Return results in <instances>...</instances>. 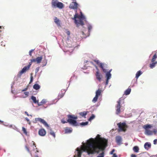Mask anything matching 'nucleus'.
<instances>
[{
	"mask_svg": "<svg viewBox=\"0 0 157 157\" xmlns=\"http://www.w3.org/2000/svg\"><path fill=\"white\" fill-rule=\"evenodd\" d=\"M112 157H117V156L115 153H114L113 154Z\"/></svg>",
	"mask_w": 157,
	"mask_h": 157,
	"instance_id": "49",
	"label": "nucleus"
},
{
	"mask_svg": "<svg viewBox=\"0 0 157 157\" xmlns=\"http://www.w3.org/2000/svg\"><path fill=\"white\" fill-rule=\"evenodd\" d=\"M81 34H82L83 36L84 35V32H81Z\"/></svg>",
	"mask_w": 157,
	"mask_h": 157,
	"instance_id": "56",
	"label": "nucleus"
},
{
	"mask_svg": "<svg viewBox=\"0 0 157 157\" xmlns=\"http://www.w3.org/2000/svg\"><path fill=\"white\" fill-rule=\"evenodd\" d=\"M66 33L69 36L70 34V32L69 31H68L66 32Z\"/></svg>",
	"mask_w": 157,
	"mask_h": 157,
	"instance_id": "47",
	"label": "nucleus"
},
{
	"mask_svg": "<svg viewBox=\"0 0 157 157\" xmlns=\"http://www.w3.org/2000/svg\"><path fill=\"white\" fill-rule=\"evenodd\" d=\"M24 94H25V96H24V98H26L29 96V93L28 92H24Z\"/></svg>",
	"mask_w": 157,
	"mask_h": 157,
	"instance_id": "36",
	"label": "nucleus"
},
{
	"mask_svg": "<svg viewBox=\"0 0 157 157\" xmlns=\"http://www.w3.org/2000/svg\"><path fill=\"white\" fill-rule=\"evenodd\" d=\"M116 141L117 144L120 145L121 144L122 141V139L121 137L119 136H117L116 137Z\"/></svg>",
	"mask_w": 157,
	"mask_h": 157,
	"instance_id": "12",
	"label": "nucleus"
},
{
	"mask_svg": "<svg viewBox=\"0 0 157 157\" xmlns=\"http://www.w3.org/2000/svg\"><path fill=\"white\" fill-rule=\"evenodd\" d=\"M54 22H55L58 25H60V21L57 19V17H55L54 18Z\"/></svg>",
	"mask_w": 157,
	"mask_h": 157,
	"instance_id": "22",
	"label": "nucleus"
},
{
	"mask_svg": "<svg viewBox=\"0 0 157 157\" xmlns=\"http://www.w3.org/2000/svg\"><path fill=\"white\" fill-rule=\"evenodd\" d=\"M34 145L35 144V143H34V144H33Z\"/></svg>",
	"mask_w": 157,
	"mask_h": 157,
	"instance_id": "59",
	"label": "nucleus"
},
{
	"mask_svg": "<svg viewBox=\"0 0 157 157\" xmlns=\"http://www.w3.org/2000/svg\"><path fill=\"white\" fill-rule=\"evenodd\" d=\"M79 114L82 117H84L87 114V112L84 111L83 112H81L79 113Z\"/></svg>",
	"mask_w": 157,
	"mask_h": 157,
	"instance_id": "30",
	"label": "nucleus"
},
{
	"mask_svg": "<svg viewBox=\"0 0 157 157\" xmlns=\"http://www.w3.org/2000/svg\"><path fill=\"white\" fill-rule=\"evenodd\" d=\"M111 74L110 73V72H108L106 74V77L107 78V79H109L111 78Z\"/></svg>",
	"mask_w": 157,
	"mask_h": 157,
	"instance_id": "27",
	"label": "nucleus"
},
{
	"mask_svg": "<svg viewBox=\"0 0 157 157\" xmlns=\"http://www.w3.org/2000/svg\"><path fill=\"white\" fill-rule=\"evenodd\" d=\"M131 91V89L130 88H128L124 92V94L127 95H128L130 93Z\"/></svg>",
	"mask_w": 157,
	"mask_h": 157,
	"instance_id": "24",
	"label": "nucleus"
},
{
	"mask_svg": "<svg viewBox=\"0 0 157 157\" xmlns=\"http://www.w3.org/2000/svg\"><path fill=\"white\" fill-rule=\"evenodd\" d=\"M64 7L63 4L61 2H59L57 3L56 7H57L60 9H62Z\"/></svg>",
	"mask_w": 157,
	"mask_h": 157,
	"instance_id": "17",
	"label": "nucleus"
},
{
	"mask_svg": "<svg viewBox=\"0 0 157 157\" xmlns=\"http://www.w3.org/2000/svg\"><path fill=\"white\" fill-rule=\"evenodd\" d=\"M78 6V5L76 2H72L70 3L69 8L71 9L77 10Z\"/></svg>",
	"mask_w": 157,
	"mask_h": 157,
	"instance_id": "10",
	"label": "nucleus"
},
{
	"mask_svg": "<svg viewBox=\"0 0 157 157\" xmlns=\"http://www.w3.org/2000/svg\"><path fill=\"white\" fill-rule=\"evenodd\" d=\"M157 143V139H155L154 140L153 143L154 144H156Z\"/></svg>",
	"mask_w": 157,
	"mask_h": 157,
	"instance_id": "44",
	"label": "nucleus"
},
{
	"mask_svg": "<svg viewBox=\"0 0 157 157\" xmlns=\"http://www.w3.org/2000/svg\"><path fill=\"white\" fill-rule=\"evenodd\" d=\"M104 152H102V153L100 154L97 157H103L104 155Z\"/></svg>",
	"mask_w": 157,
	"mask_h": 157,
	"instance_id": "40",
	"label": "nucleus"
},
{
	"mask_svg": "<svg viewBox=\"0 0 157 157\" xmlns=\"http://www.w3.org/2000/svg\"><path fill=\"white\" fill-rule=\"evenodd\" d=\"M46 102V100L45 99H43L40 102H39L38 104V105L39 106L42 105H43L45 104Z\"/></svg>",
	"mask_w": 157,
	"mask_h": 157,
	"instance_id": "20",
	"label": "nucleus"
},
{
	"mask_svg": "<svg viewBox=\"0 0 157 157\" xmlns=\"http://www.w3.org/2000/svg\"><path fill=\"white\" fill-rule=\"evenodd\" d=\"M33 76L32 75H31V77H30V83H31L33 82Z\"/></svg>",
	"mask_w": 157,
	"mask_h": 157,
	"instance_id": "42",
	"label": "nucleus"
},
{
	"mask_svg": "<svg viewBox=\"0 0 157 157\" xmlns=\"http://www.w3.org/2000/svg\"><path fill=\"white\" fill-rule=\"evenodd\" d=\"M100 136L99 135H97L95 143L93 139L92 141H88L86 145L82 146L81 149L77 148V154L75 155L74 157H81L82 151H86L88 154H93L94 152L98 153L99 150H104L107 146L108 140Z\"/></svg>",
	"mask_w": 157,
	"mask_h": 157,
	"instance_id": "1",
	"label": "nucleus"
},
{
	"mask_svg": "<svg viewBox=\"0 0 157 157\" xmlns=\"http://www.w3.org/2000/svg\"><path fill=\"white\" fill-rule=\"evenodd\" d=\"M67 116L68 118L67 122L71 124L76 126L77 122L75 120L77 119V117H75L74 115H68Z\"/></svg>",
	"mask_w": 157,
	"mask_h": 157,
	"instance_id": "3",
	"label": "nucleus"
},
{
	"mask_svg": "<svg viewBox=\"0 0 157 157\" xmlns=\"http://www.w3.org/2000/svg\"><path fill=\"white\" fill-rule=\"evenodd\" d=\"M134 151L136 152H137L139 151V148L138 147L136 146L133 147Z\"/></svg>",
	"mask_w": 157,
	"mask_h": 157,
	"instance_id": "29",
	"label": "nucleus"
},
{
	"mask_svg": "<svg viewBox=\"0 0 157 157\" xmlns=\"http://www.w3.org/2000/svg\"><path fill=\"white\" fill-rule=\"evenodd\" d=\"M35 122L36 123L37 122L39 121L41 123L43 124L46 127H47V129H49L50 127L49 125L47 123L44 119L40 118H37L35 119Z\"/></svg>",
	"mask_w": 157,
	"mask_h": 157,
	"instance_id": "8",
	"label": "nucleus"
},
{
	"mask_svg": "<svg viewBox=\"0 0 157 157\" xmlns=\"http://www.w3.org/2000/svg\"><path fill=\"white\" fill-rule=\"evenodd\" d=\"M101 89H98L96 92V96L98 97L101 95Z\"/></svg>",
	"mask_w": 157,
	"mask_h": 157,
	"instance_id": "25",
	"label": "nucleus"
},
{
	"mask_svg": "<svg viewBox=\"0 0 157 157\" xmlns=\"http://www.w3.org/2000/svg\"><path fill=\"white\" fill-rule=\"evenodd\" d=\"M64 94L63 93H62L61 94H59L58 96V98L59 99H60L62 98L64 96Z\"/></svg>",
	"mask_w": 157,
	"mask_h": 157,
	"instance_id": "37",
	"label": "nucleus"
},
{
	"mask_svg": "<svg viewBox=\"0 0 157 157\" xmlns=\"http://www.w3.org/2000/svg\"><path fill=\"white\" fill-rule=\"evenodd\" d=\"M3 122L2 121H1L0 120V124H2L3 123Z\"/></svg>",
	"mask_w": 157,
	"mask_h": 157,
	"instance_id": "55",
	"label": "nucleus"
},
{
	"mask_svg": "<svg viewBox=\"0 0 157 157\" xmlns=\"http://www.w3.org/2000/svg\"><path fill=\"white\" fill-rule=\"evenodd\" d=\"M98 97L95 95V97L92 100V102L94 103L96 102L97 101Z\"/></svg>",
	"mask_w": 157,
	"mask_h": 157,
	"instance_id": "32",
	"label": "nucleus"
},
{
	"mask_svg": "<svg viewBox=\"0 0 157 157\" xmlns=\"http://www.w3.org/2000/svg\"><path fill=\"white\" fill-rule=\"evenodd\" d=\"M142 73V72L140 71H137L136 74V78L137 79L139 76H140V75H141Z\"/></svg>",
	"mask_w": 157,
	"mask_h": 157,
	"instance_id": "26",
	"label": "nucleus"
},
{
	"mask_svg": "<svg viewBox=\"0 0 157 157\" xmlns=\"http://www.w3.org/2000/svg\"><path fill=\"white\" fill-rule=\"evenodd\" d=\"M28 89L27 88H25V89H24L23 90H22V91H25L27 90Z\"/></svg>",
	"mask_w": 157,
	"mask_h": 157,
	"instance_id": "50",
	"label": "nucleus"
},
{
	"mask_svg": "<svg viewBox=\"0 0 157 157\" xmlns=\"http://www.w3.org/2000/svg\"><path fill=\"white\" fill-rule=\"evenodd\" d=\"M58 1L57 0H52V6L53 7H56Z\"/></svg>",
	"mask_w": 157,
	"mask_h": 157,
	"instance_id": "15",
	"label": "nucleus"
},
{
	"mask_svg": "<svg viewBox=\"0 0 157 157\" xmlns=\"http://www.w3.org/2000/svg\"><path fill=\"white\" fill-rule=\"evenodd\" d=\"M50 135H52L54 138L56 137V135L55 133L52 130L51 128L50 129Z\"/></svg>",
	"mask_w": 157,
	"mask_h": 157,
	"instance_id": "28",
	"label": "nucleus"
},
{
	"mask_svg": "<svg viewBox=\"0 0 157 157\" xmlns=\"http://www.w3.org/2000/svg\"><path fill=\"white\" fill-rule=\"evenodd\" d=\"M151 144L148 142L146 143L144 145V147L147 150H148L149 148H151Z\"/></svg>",
	"mask_w": 157,
	"mask_h": 157,
	"instance_id": "16",
	"label": "nucleus"
},
{
	"mask_svg": "<svg viewBox=\"0 0 157 157\" xmlns=\"http://www.w3.org/2000/svg\"><path fill=\"white\" fill-rule=\"evenodd\" d=\"M81 14L78 15L77 14H75L74 16V17L73 18L75 20V22L77 27L80 25L83 26L84 24L83 20L85 19L84 16L83 15L82 12H81Z\"/></svg>",
	"mask_w": 157,
	"mask_h": 157,
	"instance_id": "2",
	"label": "nucleus"
},
{
	"mask_svg": "<svg viewBox=\"0 0 157 157\" xmlns=\"http://www.w3.org/2000/svg\"><path fill=\"white\" fill-rule=\"evenodd\" d=\"M90 63H92V64H93V63L92 62H90Z\"/></svg>",
	"mask_w": 157,
	"mask_h": 157,
	"instance_id": "58",
	"label": "nucleus"
},
{
	"mask_svg": "<svg viewBox=\"0 0 157 157\" xmlns=\"http://www.w3.org/2000/svg\"><path fill=\"white\" fill-rule=\"evenodd\" d=\"M92 28V27L91 26L89 25L88 26V29L89 31H90V30Z\"/></svg>",
	"mask_w": 157,
	"mask_h": 157,
	"instance_id": "46",
	"label": "nucleus"
},
{
	"mask_svg": "<svg viewBox=\"0 0 157 157\" xmlns=\"http://www.w3.org/2000/svg\"><path fill=\"white\" fill-rule=\"evenodd\" d=\"M61 122L63 124H65L67 122V121H65L64 118L62 119L61 120Z\"/></svg>",
	"mask_w": 157,
	"mask_h": 157,
	"instance_id": "39",
	"label": "nucleus"
},
{
	"mask_svg": "<svg viewBox=\"0 0 157 157\" xmlns=\"http://www.w3.org/2000/svg\"><path fill=\"white\" fill-rule=\"evenodd\" d=\"M31 99L33 101V102L35 104H38V100H36V97L33 96H32L31 97Z\"/></svg>",
	"mask_w": 157,
	"mask_h": 157,
	"instance_id": "19",
	"label": "nucleus"
},
{
	"mask_svg": "<svg viewBox=\"0 0 157 157\" xmlns=\"http://www.w3.org/2000/svg\"><path fill=\"white\" fill-rule=\"evenodd\" d=\"M152 127V126L150 124H146L144 125L143 126V128L146 129H148L149 128H151Z\"/></svg>",
	"mask_w": 157,
	"mask_h": 157,
	"instance_id": "23",
	"label": "nucleus"
},
{
	"mask_svg": "<svg viewBox=\"0 0 157 157\" xmlns=\"http://www.w3.org/2000/svg\"><path fill=\"white\" fill-rule=\"evenodd\" d=\"M109 79H106V85H107L108 84V80H109Z\"/></svg>",
	"mask_w": 157,
	"mask_h": 157,
	"instance_id": "53",
	"label": "nucleus"
},
{
	"mask_svg": "<svg viewBox=\"0 0 157 157\" xmlns=\"http://www.w3.org/2000/svg\"><path fill=\"white\" fill-rule=\"evenodd\" d=\"M42 59V56H41L40 57H38L36 59H31V62L29 63H31V65H32L33 62H36L37 63H39L41 62Z\"/></svg>",
	"mask_w": 157,
	"mask_h": 157,
	"instance_id": "9",
	"label": "nucleus"
},
{
	"mask_svg": "<svg viewBox=\"0 0 157 157\" xmlns=\"http://www.w3.org/2000/svg\"><path fill=\"white\" fill-rule=\"evenodd\" d=\"M25 119L27 121V122H29V124H31V123L29 121V119H28V118H25Z\"/></svg>",
	"mask_w": 157,
	"mask_h": 157,
	"instance_id": "43",
	"label": "nucleus"
},
{
	"mask_svg": "<svg viewBox=\"0 0 157 157\" xmlns=\"http://www.w3.org/2000/svg\"><path fill=\"white\" fill-rule=\"evenodd\" d=\"M117 125L119 128L118 130V132H120L121 131L125 132L126 130V128L128 127L127 125H126V123L124 122H120L118 123Z\"/></svg>",
	"mask_w": 157,
	"mask_h": 157,
	"instance_id": "5",
	"label": "nucleus"
},
{
	"mask_svg": "<svg viewBox=\"0 0 157 157\" xmlns=\"http://www.w3.org/2000/svg\"><path fill=\"white\" fill-rule=\"evenodd\" d=\"M153 132L149 130V129L145 130V134L148 135H152Z\"/></svg>",
	"mask_w": 157,
	"mask_h": 157,
	"instance_id": "18",
	"label": "nucleus"
},
{
	"mask_svg": "<svg viewBox=\"0 0 157 157\" xmlns=\"http://www.w3.org/2000/svg\"><path fill=\"white\" fill-rule=\"evenodd\" d=\"M46 133V132L45 130L43 128L39 130L38 132L39 134L41 136H44Z\"/></svg>",
	"mask_w": 157,
	"mask_h": 157,
	"instance_id": "14",
	"label": "nucleus"
},
{
	"mask_svg": "<svg viewBox=\"0 0 157 157\" xmlns=\"http://www.w3.org/2000/svg\"><path fill=\"white\" fill-rule=\"evenodd\" d=\"M25 148H26V149L28 151V152H29V148L27 146H25Z\"/></svg>",
	"mask_w": 157,
	"mask_h": 157,
	"instance_id": "48",
	"label": "nucleus"
},
{
	"mask_svg": "<svg viewBox=\"0 0 157 157\" xmlns=\"http://www.w3.org/2000/svg\"><path fill=\"white\" fill-rule=\"evenodd\" d=\"M95 67L97 70V71L96 72L95 76L96 78L100 82L101 81V79L102 78L101 74L99 72V70L98 69L97 67L96 66Z\"/></svg>",
	"mask_w": 157,
	"mask_h": 157,
	"instance_id": "11",
	"label": "nucleus"
},
{
	"mask_svg": "<svg viewBox=\"0 0 157 157\" xmlns=\"http://www.w3.org/2000/svg\"><path fill=\"white\" fill-rule=\"evenodd\" d=\"M33 88L36 90H39L40 88V86L37 84H36L33 86Z\"/></svg>",
	"mask_w": 157,
	"mask_h": 157,
	"instance_id": "21",
	"label": "nucleus"
},
{
	"mask_svg": "<svg viewBox=\"0 0 157 157\" xmlns=\"http://www.w3.org/2000/svg\"><path fill=\"white\" fill-rule=\"evenodd\" d=\"M157 58V55L155 54L153 56L151 60V63L149 65V67L150 68H153L157 64V61H156V59Z\"/></svg>",
	"mask_w": 157,
	"mask_h": 157,
	"instance_id": "7",
	"label": "nucleus"
},
{
	"mask_svg": "<svg viewBox=\"0 0 157 157\" xmlns=\"http://www.w3.org/2000/svg\"><path fill=\"white\" fill-rule=\"evenodd\" d=\"M34 49H32L31 50H30L29 52V55L30 56H32V52L34 51Z\"/></svg>",
	"mask_w": 157,
	"mask_h": 157,
	"instance_id": "41",
	"label": "nucleus"
},
{
	"mask_svg": "<svg viewBox=\"0 0 157 157\" xmlns=\"http://www.w3.org/2000/svg\"><path fill=\"white\" fill-rule=\"evenodd\" d=\"M22 131L23 133L26 135H27L28 132L26 131V129L24 127L22 128Z\"/></svg>",
	"mask_w": 157,
	"mask_h": 157,
	"instance_id": "33",
	"label": "nucleus"
},
{
	"mask_svg": "<svg viewBox=\"0 0 157 157\" xmlns=\"http://www.w3.org/2000/svg\"><path fill=\"white\" fill-rule=\"evenodd\" d=\"M88 124V122H82L80 124L84 126L87 125Z\"/></svg>",
	"mask_w": 157,
	"mask_h": 157,
	"instance_id": "38",
	"label": "nucleus"
},
{
	"mask_svg": "<svg viewBox=\"0 0 157 157\" xmlns=\"http://www.w3.org/2000/svg\"><path fill=\"white\" fill-rule=\"evenodd\" d=\"M115 151V150L114 149H113L110 152V154H113V153Z\"/></svg>",
	"mask_w": 157,
	"mask_h": 157,
	"instance_id": "45",
	"label": "nucleus"
},
{
	"mask_svg": "<svg viewBox=\"0 0 157 157\" xmlns=\"http://www.w3.org/2000/svg\"><path fill=\"white\" fill-rule=\"evenodd\" d=\"M36 72H38L39 71V68L38 67L36 68Z\"/></svg>",
	"mask_w": 157,
	"mask_h": 157,
	"instance_id": "54",
	"label": "nucleus"
},
{
	"mask_svg": "<svg viewBox=\"0 0 157 157\" xmlns=\"http://www.w3.org/2000/svg\"><path fill=\"white\" fill-rule=\"evenodd\" d=\"M95 116L93 114H92V116L90 117L89 119V121H91L94 118Z\"/></svg>",
	"mask_w": 157,
	"mask_h": 157,
	"instance_id": "34",
	"label": "nucleus"
},
{
	"mask_svg": "<svg viewBox=\"0 0 157 157\" xmlns=\"http://www.w3.org/2000/svg\"><path fill=\"white\" fill-rule=\"evenodd\" d=\"M121 100L120 98L117 101V104L116 106V114L117 115L119 114L121 112L124 111V107L121 105Z\"/></svg>",
	"mask_w": 157,
	"mask_h": 157,
	"instance_id": "4",
	"label": "nucleus"
},
{
	"mask_svg": "<svg viewBox=\"0 0 157 157\" xmlns=\"http://www.w3.org/2000/svg\"><path fill=\"white\" fill-rule=\"evenodd\" d=\"M72 130L70 129L67 128L65 129V132L66 133H70L71 132Z\"/></svg>",
	"mask_w": 157,
	"mask_h": 157,
	"instance_id": "31",
	"label": "nucleus"
},
{
	"mask_svg": "<svg viewBox=\"0 0 157 157\" xmlns=\"http://www.w3.org/2000/svg\"><path fill=\"white\" fill-rule=\"evenodd\" d=\"M94 61L97 63L98 65H99V66L101 64V63L100 62L99 60H94Z\"/></svg>",
	"mask_w": 157,
	"mask_h": 157,
	"instance_id": "35",
	"label": "nucleus"
},
{
	"mask_svg": "<svg viewBox=\"0 0 157 157\" xmlns=\"http://www.w3.org/2000/svg\"><path fill=\"white\" fill-rule=\"evenodd\" d=\"M31 65V63H29V65L27 66L24 67L19 72L17 75L18 77H20L23 74L25 73L27 71L29 70Z\"/></svg>",
	"mask_w": 157,
	"mask_h": 157,
	"instance_id": "6",
	"label": "nucleus"
},
{
	"mask_svg": "<svg viewBox=\"0 0 157 157\" xmlns=\"http://www.w3.org/2000/svg\"><path fill=\"white\" fill-rule=\"evenodd\" d=\"M72 1H73V2H76V0H72Z\"/></svg>",
	"mask_w": 157,
	"mask_h": 157,
	"instance_id": "57",
	"label": "nucleus"
},
{
	"mask_svg": "<svg viewBox=\"0 0 157 157\" xmlns=\"http://www.w3.org/2000/svg\"><path fill=\"white\" fill-rule=\"evenodd\" d=\"M131 157H136V155L134 154H132L131 155Z\"/></svg>",
	"mask_w": 157,
	"mask_h": 157,
	"instance_id": "51",
	"label": "nucleus"
},
{
	"mask_svg": "<svg viewBox=\"0 0 157 157\" xmlns=\"http://www.w3.org/2000/svg\"><path fill=\"white\" fill-rule=\"evenodd\" d=\"M107 65L105 63H101L99 67L101 68L104 72H106V70L105 68H107Z\"/></svg>",
	"mask_w": 157,
	"mask_h": 157,
	"instance_id": "13",
	"label": "nucleus"
},
{
	"mask_svg": "<svg viewBox=\"0 0 157 157\" xmlns=\"http://www.w3.org/2000/svg\"><path fill=\"white\" fill-rule=\"evenodd\" d=\"M25 114H26V115H27V116H29V114H28V113H27V112H26V111H25Z\"/></svg>",
	"mask_w": 157,
	"mask_h": 157,
	"instance_id": "52",
	"label": "nucleus"
}]
</instances>
